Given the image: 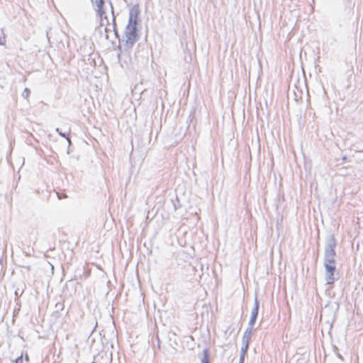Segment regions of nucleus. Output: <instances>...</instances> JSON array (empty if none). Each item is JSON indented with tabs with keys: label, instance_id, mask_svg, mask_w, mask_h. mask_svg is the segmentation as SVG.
<instances>
[{
	"label": "nucleus",
	"instance_id": "obj_1",
	"mask_svg": "<svg viewBox=\"0 0 363 363\" xmlns=\"http://www.w3.org/2000/svg\"><path fill=\"white\" fill-rule=\"evenodd\" d=\"M126 44L132 46L138 39L136 17L130 16L126 28Z\"/></svg>",
	"mask_w": 363,
	"mask_h": 363
},
{
	"label": "nucleus",
	"instance_id": "obj_2",
	"mask_svg": "<svg viewBox=\"0 0 363 363\" xmlns=\"http://www.w3.org/2000/svg\"><path fill=\"white\" fill-rule=\"evenodd\" d=\"M327 271L326 281L328 284H333L335 282L334 274L335 266L325 267Z\"/></svg>",
	"mask_w": 363,
	"mask_h": 363
},
{
	"label": "nucleus",
	"instance_id": "obj_3",
	"mask_svg": "<svg viewBox=\"0 0 363 363\" xmlns=\"http://www.w3.org/2000/svg\"><path fill=\"white\" fill-rule=\"evenodd\" d=\"M91 1L96 5V11L97 13L101 16L104 13V0H91Z\"/></svg>",
	"mask_w": 363,
	"mask_h": 363
},
{
	"label": "nucleus",
	"instance_id": "obj_4",
	"mask_svg": "<svg viewBox=\"0 0 363 363\" xmlns=\"http://www.w3.org/2000/svg\"><path fill=\"white\" fill-rule=\"evenodd\" d=\"M333 266H335V260L333 257L328 258L325 263V267Z\"/></svg>",
	"mask_w": 363,
	"mask_h": 363
},
{
	"label": "nucleus",
	"instance_id": "obj_5",
	"mask_svg": "<svg viewBox=\"0 0 363 363\" xmlns=\"http://www.w3.org/2000/svg\"><path fill=\"white\" fill-rule=\"evenodd\" d=\"M201 363H209V357L207 350L204 351V356L201 360Z\"/></svg>",
	"mask_w": 363,
	"mask_h": 363
},
{
	"label": "nucleus",
	"instance_id": "obj_6",
	"mask_svg": "<svg viewBox=\"0 0 363 363\" xmlns=\"http://www.w3.org/2000/svg\"><path fill=\"white\" fill-rule=\"evenodd\" d=\"M23 360L22 356H20L19 357H18L15 361V363H23Z\"/></svg>",
	"mask_w": 363,
	"mask_h": 363
},
{
	"label": "nucleus",
	"instance_id": "obj_7",
	"mask_svg": "<svg viewBox=\"0 0 363 363\" xmlns=\"http://www.w3.org/2000/svg\"><path fill=\"white\" fill-rule=\"evenodd\" d=\"M247 344L246 345L245 347V350H246L247 349Z\"/></svg>",
	"mask_w": 363,
	"mask_h": 363
}]
</instances>
